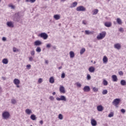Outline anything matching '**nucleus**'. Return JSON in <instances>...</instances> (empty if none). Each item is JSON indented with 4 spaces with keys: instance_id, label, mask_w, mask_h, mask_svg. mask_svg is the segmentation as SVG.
I'll return each mask as SVG.
<instances>
[{
    "instance_id": "1",
    "label": "nucleus",
    "mask_w": 126,
    "mask_h": 126,
    "mask_svg": "<svg viewBox=\"0 0 126 126\" xmlns=\"http://www.w3.org/2000/svg\"><path fill=\"white\" fill-rule=\"evenodd\" d=\"M10 117V114L8 111H4L2 113V117L3 120H7Z\"/></svg>"
},
{
    "instance_id": "2",
    "label": "nucleus",
    "mask_w": 126,
    "mask_h": 126,
    "mask_svg": "<svg viewBox=\"0 0 126 126\" xmlns=\"http://www.w3.org/2000/svg\"><path fill=\"white\" fill-rule=\"evenodd\" d=\"M106 36V32H102L99 33L96 37L97 40H102Z\"/></svg>"
},
{
    "instance_id": "3",
    "label": "nucleus",
    "mask_w": 126,
    "mask_h": 126,
    "mask_svg": "<svg viewBox=\"0 0 126 126\" xmlns=\"http://www.w3.org/2000/svg\"><path fill=\"white\" fill-rule=\"evenodd\" d=\"M38 37H40V38H43L44 40H47L48 39V35L46 32H42L38 34Z\"/></svg>"
},
{
    "instance_id": "4",
    "label": "nucleus",
    "mask_w": 126,
    "mask_h": 126,
    "mask_svg": "<svg viewBox=\"0 0 126 126\" xmlns=\"http://www.w3.org/2000/svg\"><path fill=\"white\" fill-rule=\"evenodd\" d=\"M76 10L77 11H86V8L83 6H79L76 8Z\"/></svg>"
},
{
    "instance_id": "5",
    "label": "nucleus",
    "mask_w": 126,
    "mask_h": 126,
    "mask_svg": "<svg viewBox=\"0 0 126 126\" xmlns=\"http://www.w3.org/2000/svg\"><path fill=\"white\" fill-rule=\"evenodd\" d=\"M57 101H64L65 102L66 101V97L64 95H61L60 97H56Z\"/></svg>"
},
{
    "instance_id": "6",
    "label": "nucleus",
    "mask_w": 126,
    "mask_h": 126,
    "mask_svg": "<svg viewBox=\"0 0 126 126\" xmlns=\"http://www.w3.org/2000/svg\"><path fill=\"white\" fill-rule=\"evenodd\" d=\"M13 83L15 84V85H16L17 88H19V87H20L19 86V84H20V80H19V79H14L13 80Z\"/></svg>"
},
{
    "instance_id": "7",
    "label": "nucleus",
    "mask_w": 126,
    "mask_h": 126,
    "mask_svg": "<svg viewBox=\"0 0 126 126\" xmlns=\"http://www.w3.org/2000/svg\"><path fill=\"white\" fill-rule=\"evenodd\" d=\"M120 102H121V99L120 98H116L113 101V104L115 106H118L119 104H120Z\"/></svg>"
},
{
    "instance_id": "8",
    "label": "nucleus",
    "mask_w": 126,
    "mask_h": 126,
    "mask_svg": "<svg viewBox=\"0 0 126 126\" xmlns=\"http://www.w3.org/2000/svg\"><path fill=\"white\" fill-rule=\"evenodd\" d=\"M59 91L60 93H63V94H65V89L63 86H60Z\"/></svg>"
},
{
    "instance_id": "9",
    "label": "nucleus",
    "mask_w": 126,
    "mask_h": 126,
    "mask_svg": "<svg viewBox=\"0 0 126 126\" xmlns=\"http://www.w3.org/2000/svg\"><path fill=\"white\" fill-rule=\"evenodd\" d=\"M114 47L115 49H116L117 50H121L122 48V45H121L120 43H116L114 44Z\"/></svg>"
},
{
    "instance_id": "10",
    "label": "nucleus",
    "mask_w": 126,
    "mask_h": 126,
    "mask_svg": "<svg viewBox=\"0 0 126 126\" xmlns=\"http://www.w3.org/2000/svg\"><path fill=\"white\" fill-rule=\"evenodd\" d=\"M111 78H112V81H113V82H117L118 80V76H117L116 75H112Z\"/></svg>"
},
{
    "instance_id": "11",
    "label": "nucleus",
    "mask_w": 126,
    "mask_h": 126,
    "mask_svg": "<svg viewBox=\"0 0 126 126\" xmlns=\"http://www.w3.org/2000/svg\"><path fill=\"white\" fill-rule=\"evenodd\" d=\"M7 26L8 27H9L10 28H12L14 27V25H13V22L10 21L7 22Z\"/></svg>"
},
{
    "instance_id": "12",
    "label": "nucleus",
    "mask_w": 126,
    "mask_h": 126,
    "mask_svg": "<svg viewBox=\"0 0 126 126\" xmlns=\"http://www.w3.org/2000/svg\"><path fill=\"white\" fill-rule=\"evenodd\" d=\"M84 92H89L90 91V87L88 86H86L83 89Z\"/></svg>"
},
{
    "instance_id": "13",
    "label": "nucleus",
    "mask_w": 126,
    "mask_h": 126,
    "mask_svg": "<svg viewBox=\"0 0 126 126\" xmlns=\"http://www.w3.org/2000/svg\"><path fill=\"white\" fill-rule=\"evenodd\" d=\"M91 125L92 126H97V122L95 119H92L91 120Z\"/></svg>"
},
{
    "instance_id": "14",
    "label": "nucleus",
    "mask_w": 126,
    "mask_h": 126,
    "mask_svg": "<svg viewBox=\"0 0 126 126\" xmlns=\"http://www.w3.org/2000/svg\"><path fill=\"white\" fill-rule=\"evenodd\" d=\"M25 113L26 114H27V115H31V114H32V112L31 109L28 108L25 110Z\"/></svg>"
},
{
    "instance_id": "15",
    "label": "nucleus",
    "mask_w": 126,
    "mask_h": 126,
    "mask_svg": "<svg viewBox=\"0 0 126 126\" xmlns=\"http://www.w3.org/2000/svg\"><path fill=\"white\" fill-rule=\"evenodd\" d=\"M34 46H40V45H42V42L39 40H36L34 42Z\"/></svg>"
},
{
    "instance_id": "16",
    "label": "nucleus",
    "mask_w": 126,
    "mask_h": 126,
    "mask_svg": "<svg viewBox=\"0 0 126 126\" xmlns=\"http://www.w3.org/2000/svg\"><path fill=\"white\" fill-rule=\"evenodd\" d=\"M53 17L55 20H59V19H61V15L59 14L55 15Z\"/></svg>"
},
{
    "instance_id": "17",
    "label": "nucleus",
    "mask_w": 126,
    "mask_h": 126,
    "mask_svg": "<svg viewBox=\"0 0 126 126\" xmlns=\"http://www.w3.org/2000/svg\"><path fill=\"white\" fill-rule=\"evenodd\" d=\"M104 26L105 27H111L112 26V23L106 22L104 23Z\"/></svg>"
},
{
    "instance_id": "18",
    "label": "nucleus",
    "mask_w": 126,
    "mask_h": 126,
    "mask_svg": "<svg viewBox=\"0 0 126 126\" xmlns=\"http://www.w3.org/2000/svg\"><path fill=\"white\" fill-rule=\"evenodd\" d=\"M89 71L90 72L93 73L94 71H95V68L93 66H91L89 68Z\"/></svg>"
},
{
    "instance_id": "19",
    "label": "nucleus",
    "mask_w": 126,
    "mask_h": 126,
    "mask_svg": "<svg viewBox=\"0 0 126 126\" xmlns=\"http://www.w3.org/2000/svg\"><path fill=\"white\" fill-rule=\"evenodd\" d=\"M97 110L98 112H102V111H103V106H102V105L97 106Z\"/></svg>"
},
{
    "instance_id": "20",
    "label": "nucleus",
    "mask_w": 126,
    "mask_h": 126,
    "mask_svg": "<svg viewBox=\"0 0 126 126\" xmlns=\"http://www.w3.org/2000/svg\"><path fill=\"white\" fill-rule=\"evenodd\" d=\"M77 5V2L75 1L73 2L72 4H71V6H70V8H73V7H75Z\"/></svg>"
},
{
    "instance_id": "21",
    "label": "nucleus",
    "mask_w": 126,
    "mask_h": 126,
    "mask_svg": "<svg viewBox=\"0 0 126 126\" xmlns=\"http://www.w3.org/2000/svg\"><path fill=\"white\" fill-rule=\"evenodd\" d=\"M116 21L118 24H119V25H122V24H123V21H122V19H121L120 18H117L116 19Z\"/></svg>"
},
{
    "instance_id": "22",
    "label": "nucleus",
    "mask_w": 126,
    "mask_h": 126,
    "mask_svg": "<svg viewBox=\"0 0 126 126\" xmlns=\"http://www.w3.org/2000/svg\"><path fill=\"white\" fill-rule=\"evenodd\" d=\"M2 63H4V64H7V63H8V60L6 58L3 59L2 61Z\"/></svg>"
},
{
    "instance_id": "23",
    "label": "nucleus",
    "mask_w": 126,
    "mask_h": 126,
    "mask_svg": "<svg viewBox=\"0 0 126 126\" xmlns=\"http://www.w3.org/2000/svg\"><path fill=\"white\" fill-rule=\"evenodd\" d=\"M120 84L121 85H122V86H126V80H122L121 81H120Z\"/></svg>"
},
{
    "instance_id": "24",
    "label": "nucleus",
    "mask_w": 126,
    "mask_h": 126,
    "mask_svg": "<svg viewBox=\"0 0 126 126\" xmlns=\"http://www.w3.org/2000/svg\"><path fill=\"white\" fill-rule=\"evenodd\" d=\"M49 82L50 83H55V79L54 78V77H51L49 78Z\"/></svg>"
},
{
    "instance_id": "25",
    "label": "nucleus",
    "mask_w": 126,
    "mask_h": 126,
    "mask_svg": "<svg viewBox=\"0 0 126 126\" xmlns=\"http://www.w3.org/2000/svg\"><path fill=\"white\" fill-rule=\"evenodd\" d=\"M69 55H70V58L71 59L74 58L75 55H74V52H73V51H70L69 52Z\"/></svg>"
},
{
    "instance_id": "26",
    "label": "nucleus",
    "mask_w": 126,
    "mask_h": 126,
    "mask_svg": "<svg viewBox=\"0 0 126 126\" xmlns=\"http://www.w3.org/2000/svg\"><path fill=\"white\" fill-rule=\"evenodd\" d=\"M103 63H107L108 62V58L106 56H104L103 58Z\"/></svg>"
},
{
    "instance_id": "27",
    "label": "nucleus",
    "mask_w": 126,
    "mask_h": 126,
    "mask_svg": "<svg viewBox=\"0 0 126 126\" xmlns=\"http://www.w3.org/2000/svg\"><path fill=\"white\" fill-rule=\"evenodd\" d=\"M102 83L104 86H107V85H108V81H107L105 79H103Z\"/></svg>"
},
{
    "instance_id": "28",
    "label": "nucleus",
    "mask_w": 126,
    "mask_h": 126,
    "mask_svg": "<svg viewBox=\"0 0 126 126\" xmlns=\"http://www.w3.org/2000/svg\"><path fill=\"white\" fill-rule=\"evenodd\" d=\"M31 119L32 121H35L36 118V115L32 114L31 116Z\"/></svg>"
},
{
    "instance_id": "29",
    "label": "nucleus",
    "mask_w": 126,
    "mask_h": 126,
    "mask_svg": "<svg viewBox=\"0 0 126 126\" xmlns=\"http://www.w3.org/2000/svg\"><path fill=\"white\" fill-rule=\"evenodd\" d=\"M99 12V10H98V9H94L93 12V15H96V14H97V13H98V12Z\"/></svg>"
},
{
    "instance_id": "30",
    "label": "nucleus",
    "mask_w": 126,
    "mask_h": 126,
    "mask_svg": "<svg viewBox=\"0 0 126 126\" xmlns=\"http://www.w3.org/2000/svg\"><path fill=\"white\" fill-rule=\"evenodd\" d=\"M36 52L37 53H41V51H42V49H41V47H37L35 50Z\"/></svg>"
},
{
    "instance_id": "31",
    "label": "nucleus",
    "mask_w": 126,
    "mask_h": 126,
    "mask_svg": "<svg viewBox=\"0 0 126 126\" xmlns=\"http://www.w3.org/2000/svg\"><path fill=\"white\" fill-rule=\"evenodd\" d=\"M11 103L12 104H13V105H15V104H16V103H17V102L16 101V99H12L11 100Z\"/></svg>"
},
{
    "instance_id": "32",
    "label": "nucleus",
    "mask_w": 126,
    "mask_h": 126,
    "mask_svg": "<svg viewBox=\"0 0 126 126\" xmlns=\"http://www.w3.org/2000/svg\"><path fill=\"white\" fill-rule=\"evenodd\" d=\"M84 52H85V48H82L80 52V55H83L84 53Z\"/></svg>"
},
{
    "instance_id": "33",
    "label": "nucleus",
    "mask_w": 126,
    "mask_h": 126,
    "mask_svg": "<svg viewBox=\"0 0 126 126\" xmlns=\"http://www.w3.org/2000/svg\"><path fill=\"white\" fill-rule=\"evenodd\" d=\"M85 33L86 34V35H90V34H91L92 33V32L89 31H85Z\"/></svg>"
},
{
    "instance_id": "34",
    "label": "nucleus",
    "mask_w": 126,
    "mask_h": 126,
    "mask_svg": "<svg viewBox=\"0 0 126 126\" xmlns=\"http://www.w3.org/2000/svg\"><path fill=\"white\" fill-rule=\"evenodd\" d=\"M8 6L11 8V9H14L15 8V6L12 5V4H9Z\"/></svg>"
},
{
    "instance_id": "35",
    "label": "nucleus",
    "mask_w": 126,
    "mask_h": 126,
    "mask_svg": "<svg viewBox=\"0 0 126 126\" xmlns=\"http://www.w3.org/2000/svg\"><path fill=\"white\" fill-rule=\"evenodd\" d=\"M102 94H103V95H106V94H108V91L107 90H103L102 91Z\"/></svg>"
},
{
    "instance_id": "36",
    "label": "nucleus",
    "mask_w": 126,
    "mask_h": 126,
    "mask_svg": "<svg viewBox=\"0 0 126 126\" xmlns=\"http://www.w3.org/2000/svg\"><path fill=\"white\" fill-rule=\"evenodd\" d=\"M58 119H59V120H63V116L62 115V114H60L59 115Z\"/></svg>"
},
{
    "instance_id": "37",
    "label": "nucleus",
    "mask_w": 126,
    "mask_h": 126,
    "mask_svg": "<svg viewBox=\"0 0 126 126\" xmlns=\"http://www.w3.org/2000/svg\"><path fill=\"white\" fill-rule=\"evenodd\" d=\"M114 117V112H110V114L108 115L109 118H113Z\"/></svg>"
},
{
    "instance_id": "38",
    "label": "nucleus",
    "mask_w": 126,
    "mask_h": 126,
    "mask_svg": "<svg viewBox=\"0 0 126 126\" xmlns=\"http://www.w3.org/2000/svg\"><path fill=\"white\" fill-rule=\"evenodd\" d=\"M76 85L79 88H80L81 87V84L79 82L76 83Z\"/></svg>"
},
{
    "instance_id": "39",
    "label": "nucleus",
    "mask_w": 126,
    "mask_h": 126,
    "mask_svg": "<svg viewBox=\"0 0 126 126\" xmlns=\"http://www.w3.org/2000/svg\"><path fill=\"white\" fill-rule=\"evenodd\" d=\"M93 91H94V92H97L98 88H97L96 87H93Z\"/></svg>"
},
{
    "instance_id": "40",
    "label": "nucleus",
    "mask_w": 126,
    "mask_h": 126,
    "mask_svg": "<svg viewBox=\"0 0 126 126\" xmlns=\"http://www.w3.org/2000/svg\"><path fill=\"white\" fill-rule=\"evenodd\" d=\"M87 80H90V79H91V76H90V74H87Z\"/></svg>"
},
{
    "instance_id": "41",
    "label": "nucleus",
    "mask_w": 126,
    "mask_h": 126,
    "mask_svg": "<svg viewBox=\"0 0 126 126\" xmlns=\"http://www.w3.org/2000/svg\"><path fill=\"white\" fill-rule=\"evenodd\" d=\"M49 99L50 100V101H54L55 100V97L53 96H50L49 97Z\"/></svg>"
},
{
    "instance_id": "42",
    "label": "nucleus",
    "mask_w": 126,
    "mask_h": 126,
    "mask_svg": "<svg viewBox=\"0 0 126 126\" xmlns=\"http://www.w3.org/2000/svg\"><path fill=\"white\" fill-rule=\"evenodd\" d=\"M31 55L32 56H35V51L32 50V51H31Z\"/></svg>"
},
{
    "instance_id": "43",
    "label": "nucleus",
    "mask_w": 126,
    "mask_h": 126,
    "mask_svg": "<svg viewBox=\"0 0 126 126\" xmlns=\"http://www.w3.org/2000/svg\"><path fill=\"white\" fill-rule=\"evenodd\" d=\"M13 51L14 52V53H15L16 52H18V49H16V47H13Z\"/></svg>"
},
{
    "instance_id": "44",
    "label": "nucleus",
    "mask_w": 126,
    "mask_h": 126,
    "mask_svg": "<svg viewBox=\"0 0 126 126\" xmlns=\"http://www.w3.org/2000/svg\"><path fill=\"white\" fill-rule=\"evenodd\" d=\"M119 74L120 76H123V75H124V72H123V71H120L119 72Z\"/></svg>"
},
{
    "instance_id": "45",
    "label": "nucleus",
    "mask_w": 126,
    "mask_h": 126,
    "mask_svg": "<svg viewBox=\"0 0 126 126\" xmlns=\"http://www.w3.org/2000/svg\"><path fill=\"white\" fill-rule=\"evenodd\" d=\"M65 77V74L64 73H62L61 75V78H64Z\"/></svg>"
},
{
    "instance_id": "46",
    "label": "nucleus",
    "mask_w": 126,
    "mask_h": 126,
    "mask_svg": "<svg viewBox=\"0 0 126 126\" xmlns=\"http://www.w3.org/2000/svg\"><path fill=\"white\" fill-rule=\"evenodd\" d=\"M27 68L28 69H31V65H30V64H28V65H27Z\"/></svg>"
},
{
    "instance_id": "47",
    "label": "nucleus",
    "mask_w": 126,
    "mask_h": 126,
    "mask_svg": "<svg viewBox=\"0 0 126 126\" xmlns=\"http://www.w3.org/2000/svg\"><path fill=\"white\" fill-rule=\"evenodd\" d=\"M43 79L42 78H39L38 80V83H42Z\"/></svg>"
},
{
    "instance_id": "48",
    "label": "nucleus",
    "mask_w": 126,
    "mask_h": 126,
    "mask_svg": "<svg viewBox=\"0 0 126 126\" xmlns=\"http://www.w3.org/2000/svg\"><path fill=\"white\" fill-rule=\"evenodd\" d=\"M51 46H52V44H51V43H49L46 45V47L51 48Z\"/></svg>"
},
{
    "instance_id": "49",
    "label": "nucleus",
    "mask_w": 126,
    "mask_h": 126,
    "mask_svg": "<svg viewBox=\"0 0 126 126\" xmlns=\"http://www.w3.org/2000/svg\"><path fill=\"white\" fill-rule=\"evenodd\" d=\"M29 61L30 62H33V58H32V57H30L29 58Z\"/></svg>"
},
{
    "instance_id": "50",
    "label": "nucleus",
    "mask_w": 126,
    "mask_h": 126,
    "mask_svg": "<svg viewBox=\"0 0 126 126\" xmlns=\"http://www.w3.org/2000/svg\"><path fill=\"white\" fill-rule=\"evenodd\" d=\"M119 31L120 32H124V29L122 28H121L120 29H119Z\"/></svg>"
},
{
    "instance_id": "51",
    "label": "nucleus",
    "mask_w": 126,
    "mask_h": 126,
    "mask_svg": "<svg viewBox=\"0 0 126 126\" xmlns=\"http://www.w3.org/2000/svg\"><path fill=\"white\" fill-rule=\"evenodd\" d=\"M82 23H83V24H84V25H86V24H87V23H86V21L83 20V21H82Z\"/></svg>"
},
{
    "instance_id": "52",
    "label": "nucleus",
    "mask_w": 126,
    "mask_h": 126,
    "mask_svg": "<svg viewBox=\"0 0 126 126\" xmlns=\"http://www.w3.org/2000/svg\"><path fill=\"white\" fill-rule=\"evenodd\" d=\"M30 1L32 3H33V2H35V1H36V0H30Z\"/></svg>"
},
{
    "instance_id": "53",
    "label": "nucleus",
    "mask_w": 126,
    "mask_h": 126,
    "mask_svg": "<svg viewBox=\"0 0 126 126\" xmlns=\"http://www.w3.org/2000/svg\"><path fill=\"white\" fill-rule=\"evenodd\" d=\"M121 112H122V113H126V110H125V109H122L121 110Z\"/></svg>"
},
{
    "instance_id": "54",
    "label": "nucleus",
    "mask_w": 126,
    "mask_h": 126,
    "mask_svg": "<svg viewBox=\"0 0 126 126\" xmlns=\"http://www.w3.org/2000/svg\"><path fill=\"white\" fill-rule=\"evenodd\" d=\"M2 40V41H6V38L5 37H3Z\"/></svg>"
},
{
    "instance_id": "55",
    "label": "nucleus",
    "mask_w": 126,
    "mask_h": 126,
    "mask_svg": "<svg viewBox=\"0 0 126 126\" xmlns=\"http://www.w3.org/2000/svg\"><path fill=\"white\" fill-rule=\"evenodd\" d=\"M45 63H46L47 64H48L49 63V61L48 60H45Z\"/></svg>"
},
{
    "instance_id": "56",
    "label": "nucleus",
    "mask_w": 126,
    "mask_h": 126,
    "mask_svg": "<svg viewBox=\"0 0 126 126\" xmlns=\"http://www.w3.org/2000/svg\"><path fill=\"white\" fill-rule=\"evenodd\" d=\"M39 123L40 124V125H43V120H41V121L39 122Z\"/></svg>"
},
{
    "instance_id": "57",
    "label": "nucleus",
    "mask_w": 126,
    "mask_h": 126,
    "mask_svg": "<svg viewBox=\"0 0 126 126\" xmlns=\"http://www.w3.org/2000/svg\"><path fill=\"white\" fill-rule=\"evenodd\" d=\"M63 68L62 66H60L58 68V69H62Z\"/></svg>"
},
{
    "instance_id": "58",
    "label": "nucleus",
    "mask_w": 126,
    "mask_h": 126,
    "mask_svg": "<svg viewBox=\"0 0 126 126\" xmlns=\"http://www.w3.org/2000/svg\"><path fill=\"white\" fill-rule=\"evenodd\" d=\"M26 2H29L30 1V0H26Z\"/></svg>"
},
{
    "instance_id": "59",
    "label": "nucleus",
    "mask_w": 126,
    "mask_h": 126,
    "mask_svg": "<svg viewBox=\"0 0 126 126\" xmlns=\"http://www.w3.org/2000/svg\"><path fill=\"white\" fill-rule=\"evenodd\" d=\"M52 94L54 95H56V92H53Z\"/></svg>"
},
{
    "instance_id": "60",
    "label": "nucleus",
    "mask_w": 126,
    "mask_h": 126,
    "mask_svg": "<svg viewBox=\"0 0 126 126\" xmlns=\"http://www.w3.org/2000/svg\"><path fill=\"white\" fill-rule=\"evenodd\" d=\"M61 1H65V0H61Z\"/></svg>"
},
{
    "instance_id": "61",
    "label": "nucleus",
    "mask_w": 126,
    "mask_h": 126,
    "mask_svg": "<svg viewBox=\"0 0 126 126\" xmlns=\"http://www.w3.org/2000/svg\"><path fill=\"white\" fill-rule=\"evenodd\" d=\"M0 92H1V88H0Z\"/></svg>"
},
{
    "instance_id": "62",
    "label": "nucleus",
    "mask_w": 126,
    "mask_h": 126,
    "mask_svg": "<svg viewBox=\"0 0 126 126\" xmlns=\"http://www.w3.org/2000/svg\"><path fill=\"white\" fill-rule=\"evenodd\" d=\"M52 0L55 1H57V0Z\"/></svg>"
},
{
    "instance_id": "63",
    "label": "nucleus",
    "mask_w": 126,
    "mask_h": 126,
    "mask_svg": "<svg viewBox=\"0 0 126 126\" xmlns=\"http://www.w3.org/2000/svg\"><path fill=\"white\" fill-rule=\"evenodd\" d=\"M53 48L54 49H56V47H53Z\"/></svg>"
},
{
    "instance_id": "64",
    "label": "nucleus",
    "mask_w": 126,
    "mask_h": 126,
    "mask_svg": "<svg viewBox=\"0 0 126 126\" xmlns=\"http://www.w3.org/2000/svg\"><path fill=\"white\" fill-rule=\"evenodd\" d=\"M0 1H1V0H0Z\"/></svg>"
}]
</instances>
